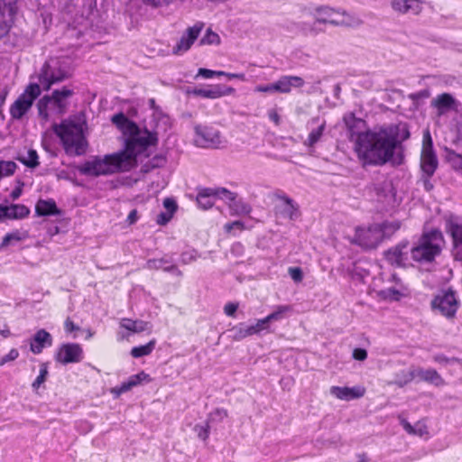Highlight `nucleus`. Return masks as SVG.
Listing matches in <instances>:
<instances>
[{
    "instance_id": "c756f323",
    "label": "nucleus",
    "mask_w": 462,
    "mask_h": 462,
    "mask_svg": "<svg viewBox=\"0 0 462 462\" xmlns=\"http://www.w3.org/2000/svg\"><path fill=\"white\" fill-rule=\"evenodd\" d=\"M416 377H420L422 381L430 383L436 386L442 385L444 380L435 369H415Z\"/></svg>"
},
{
    "instance_id": "c9c22d12",
    "label": "nucleus",
    "mask_w": 462,
    "mask_h": 462,
    "mask_svg": "<svg viewBox=\"0 0 462 462\" xmlns=\"http://www.w3.org/2000/svg\"><path fill=\"white\" fill-rule=\"evenodd\" d=\"M156 340L152 339L146 345L134 346L131 350V355L134 358L143 357L150 355L155 347Z\"/></svg>"
},
{
    "instance_id": "dca6fc26",
    "label": "nucleus",
    "mask_w": 462,
    "mask_h": 462,
    "mask_svg": "<svg viewBox=\"0 0 462 462\" xmlns=\"http://www.w3.org/2000/svg\"><path fill=\"white\" fill-rule=\"evenodd\" d=\"M17 11V0H0V39L7 34Z\"/></svg>"
},
{
    "instance_id": "1a4fd4ad",
    "label": "nucleus",
    "mask_w": 462,
    "mask_h": 462,
    "mask_svg": "<svg viewBox=\"0 0 462 462\" xmlns=\"http://www.w3.org/2000/svg\"><path fill=\"white\" fill-rule=\"evenodd\" d=\"M315 23L341 26H358L362 22L359 18L353 17L346 13L341 14L329 7H320L317 9Z\"/></svg>"
},
{
    "instance_id": "f704fd0d",
    "label": "nucleus",
    "mask_w": 462,
    "mask_h": 462,
    "mask_svg": "<svg viewBox=\"0 0 462 462\" xmlns=\"http://www.w3.org/2000/svg\"><path fill=\"white\" fill-rule=\"evenodd\" d=\"M446 158L452 169L462 175V155L451 149L446 150Z\"/></svg>"
},
{
    "instance_id": "c85d7f7f",
    "label": "nucleus",
    "mask_w": 462,
    "mask_h": 462,
    "mask_svg": "<svg viewBox=\"0 0 462 462\" xmlns=\"http://www.w3.org/2000/svg\"><path fill=\"white\" fill-rule=\"evenodd\" d=\"M455 103V98L448 93L438 95L431 100V106L438 109L439 115H443L452 109Z\"/></svg>"
},
{
    "instance_id": "3c124183",
    "label": "nucleus",
    "mask_w": 462,
    "mask_h": 462,
    "mask_svg": "<svg viewBox=\"0 0 462 462\" xmlns=\"http://www.w3.org/2000/svg\"><path fill=\"white\" fill-rule=\"evenodd\" d=\"M224 74H225L224 71H216V70H211L208 69H202V68L199 69V72H198V76H201L205 79H211L214 76H222Z\"/></svg>"
},
{
    "instance_id": "f3484780",
    "label": "nucleus",
    "mask_w": 462,
    "mask_h": 462,
    "mask_svg": "<svg viewBox=\"0 0 462 462\" xmlns=\"http://www.w3.org/2000/svg\"><path fill=\"white\" fill-rule=\"evenodd\" d=\"M279 203L275 206V214L284 219L295 220L299 217L298 204L286 195H278Z\"/></svg>"
},
{
    "instance_id": "864d4df0",
    "label": "nucleus",
    "mask_w": 462,
    "mask_h": 462,
    "mask_svg": "<svg viewBox=\"0 0 462 462\" xmlns=\"http://www.w3.org/2000/svg\"><path fill=\"white\" fill-rule=\"evenodd\" d=\"M19 356V352L17 349L13 348L9 351L7 355L0 358V366L15 360Z\"/></svg>"
},
{
    "instance_id": "de8ad7c7",
    "label": "nucleus",
    "mask_w": 462,
    "mask_h": 462,
    "mask_svg": "<svg viewBox=\"0 0 462 462\" xmlns=\"http://www.w3.org/2000/svg\"><path fill=\"white\" fill-rule=\"evenodd\" d=\"M227 416V411L225 410V409H216L214 411H212L209 415H208V420L210 422V421H214V420H218V421H221L223 420Z\"/></svg>"
},
{
    "instance_id": "9b49d317",
    "label": "nucleus",
    "mask_w": 462,
    "mask_h": 462,
    "mask_svg": "<svg viewBox=\"0 0 462 462\" xmlns=\"http://www.w3.org/2000/svg\"><path fill=\"white\" fill-rule=\"evenodd\" d=\"M383 240V232L380 225H373L367 228L357 227L353 242L365 249H374Z\"/></svg>"
},
{
    "instance_id": "13d9d810",
    "label": "nucleus",
    "mask_w": 462,
    "mask_h": 462,
    "mask_svg": "<svg viewBox=\"0 0 462 462\" xmlns=\"http://www.w3.org/2000/svg\"><path fill=\"white\" fill-rule=\"evenodd\" d=\"M172 214L169 213V212H161L158 216H157V223L159 225H165L167 224L172 217Z\"/></svg>"
},
{
    "instance_id": "39448f33",
    "label": "nucleus",
    "mask_w": 462,
    "mask_h": 462,
    "mask_svg": "<svg viewBox=\"0 0 462 462\" xmlns=\"http://www.w3.org/2000/svg\"><path fill=\"white\" fill-rule=\"evenodd\" d=\"M127 135L125 149L117 152L123 153L126 157L127 169L130 171L135 165L136 156L149 146L155 145L158 138L156 133L147 129L142 130L138 125H136V130H132Z\"/></svg>"
},
{
    "instance_id": "603ef678",
    "label": "nucleus",
    "mask_w": 462,
    "mask_h": 462,
    "mask_svg": "<svg viewBox=\"0 0 462 462\" xmlns=\"http://www.w3.org/2000/svg\"><path fill=\"white\" fill-rule=\"evenodd\" d=\"M224 228H225L226 232H227V233H231L234 229L242 231L243 229H245V224L240 220H236V221L226 223L225 225Z\"/></svg>"
},
{
    "instance_id": "a19ab883",
    "label": "nucleus",
    "mask_w": 462,
    "mask_h": 462,
    "mask_svg": "<svg viewBox=\"0 0 462 462\" xmlns=\"http://www.w3.org/2000/svg\"><path fill=\"white\" fill-rule=\"evenodd\" d=\"M38 153L35 150H29L26 157H20L19 160L22 163L29 168H35L39 165Z\"/></svg>"
},
{
    "instance_id": "338daca9",
    "label": "nucleus",
    "mask_w": 462,
    "mask_h": 462,
    "mask_svg": "<svg viewBox=\"0 0 462 462\" xmlns=\"http://www.w3.org/2000/svg\"><path fill=\"white\" fill-rule=\"evenodd\" d=\"M194 259H195V258H194L191 254H188V253H183V254H181V262H182L183 263H185V264H186V263H190V262H191V261H193Z\"/></svg>"
},
{
    "instance_id": "ea45409f",
    "label": "nucleus",
    "mask_w": 462,
    "mask_h": 462,
    "mask_svg": "<svg viewBox=\"0 0 462 462\" xmlns=\"http://www.w3.org/2000/svg\"><path fill=\"white\" fill-rule=\"evenodd\" d=\"M325 129V123L321 124L318 128L313 129L309 136L308 139L305 141V144L309 146H314L320 139V137L323 134Z\"/></svg>"
},
{
    "instance_id": "aec40b11",
    "label": "nucleus",
    "mask_w": 462,
    "mask_h": 462,
    "mask_svg": "<svg viewBox=\"0 0 462 462\" xmlns=\"http://www.w3.org/2000/svg\"><path fill=\"white\" fill-rule=\"evenodd\" d=\"M188 93L204 98L216 99L235 93V88L232 87L218 84L209 86L207 88H195L192 90H189Z\"/></svg>"
},
{
    "instance_id": "f8f14e48",
    "label": "nucleus",
    "mask_w": 462,
    "mask_h": 462,
    "mask_svg": "<svg viewBox=\"0 0 462 462\" xmlns=\"http://www.w3.org/2000/svg\"><path fill=\"white\" fill-rule=\"evenodd\" d=\"M437 155L433 151L432 139L429 132L423 135V143L420 154V168L426 177L430 178L438 168Z\"/></svg>"
},
{
    "instance_id": "7c9ffc66",
    "label": "nucleus",
    "mask_w": 462,
    "mask_h": 462,
    "mask_svg": "<svg viewBox=\"0 0 462 462\" xmlns=\"http://www.w3.org/2000/svg\"><path fill=\"white\" fill-rule=\"evenodd\" d=\"M112 123L127 135L132 130H136V124L129 120L125 114L118 113L113 116Z\"/></svg>"
},
{
    "instance_id": "37998d69",
    "label": "nucleus",
    "mask_w": 462,
    "mask_h": 462,
    "mask_svg": "<svg viewBox=\"0 0 462 462\" xmlns=\"http://www.w3.org/2000/svg\"><path fill=\"white\" fill-rule=\"evenodd\" d=\"M400 227L401 224L398 221L384 222L383 225H380V229L383 232V239L390 237Z\"/></svg>"
},
{
    "instance_id": "412c9836",
    "label": "nucleus",
    "mask_w": 462,
    "mask_h": 462,
    "mask_svg": "<svg viewBox=\"0 0 462 462\" xmlns=\"http://www.w3.org/2000/svg\"><path fill=\"white\" fill-rule=\"evenodd\" d=\"M409 243L407 241L401 242L394 247L385 252V259L392 265L404 266L408 260Z\"/></svg>"
},
{
    "instance_id": "a878e982",
    "label": "nucleus",
    "mask_w": 462,
    "mask_h": 462,
    "mask_svg": "<svg viewBox=\"0 0 462 462\" xmlns=\"http://www.w3.org/2000/svg\"><path fill=\"white\" fill-rule=\"evenodd\" d=\"M1 206L3 218L20 219L27 217L30 210L27 207L21 204H11L8 206Z\"/></svg>"
},
{
    "instance_id": "f03ea898",
    "label": "nucleus",
    "mask_w": 462,
    "mask_h": 462,
    "mask_svg": "<svg viewBox=\"0 0 462 462\" xmlns=\"http://www.w3.org/2000/svg\"><path fill=\"white\" fill-rule=\"evenodd\" d=\"M54 133L60 137L65 152L69 156H80L87 152L88 142L83 125L72 120H63L53 125Z\"/></svg>"
},
{
    "instance_id": "b1692460",
    "label": "nucleus",
    "mask_w": 462,
    "mask_h": 462,
    "mask_svg": "<svg viewBox=\"0 0 462 462\" xmlns=\"http://www.w3.org/2000/svg\"><path fill=\"white\" fill-rule=\"evenodd\" d=\"M276 92L290 93L292 88H300L304 85L302 78L298 76H282L276 82Z\"/></svg>"
},
{
    "instance_id": "0eeeda50",
    "label": "nucleus",
    "mask_w": 462,
    "mask_h": 462,
    "mask_svg": "<svg viewBox=\"0 0 462 462\" xmlns=\"http://www.w3.org/2000/svg\"><path fill=\"white\" fill-rule=\"evenodd\" d=\"M73 94V89L65 86L60 89L53 90L51 95L43 96L37 103L39 116L47 120L49 110L59 115L63 114L69 105L68 100Z\"/></svg>"
},
{
    "instance_id": "473e14b6",
    "label": "nucleus",
    "mask_w": 462,
    "mask_h": 462,
    "mask_svg": "<svg viewBox=\"0 0 462 462\" xmlns=\"http://www.w3.org/2000/svg\"><path fill=\"white\" fill-rule=\"evenodd\" d=\"M168 261L165 259H150L146 263V267L148 269H154L159 270L162 269L165 272L174 273L177 275L180 276L181 272L178 269V267L174 264L164 266L165 263H167Z\"/></svg>"
},
{
    "instance_id": "ddd939ff",
    "label": "nucleus",
    "mask_w": 462,
    "mask_h": 462,
    "mask_svg": "<svg viewBox=\"0 0 462 462\" xmlns=\"http://www.w3.org/2000/svg\"><path fill=\"white\" fill-rule=\"evenodd\" d=\"M446 231L452 237V255L456 261H462V220L451 216L446 220Z\"/></svg>"
},
{
    "instance_id": "72a5a7b5",
    "label": "nucleus",
    "mask_w": 462,
    "mask_h": 462,
    "mask_svg": "<svg viewBox=\"0 0 462 462\" xmlns=\"http://www.w3.org/2000/svg\"><path fill=\"white\" fill-rule=\"evenodd\" d=\"M231 337L236 341H240L254 335V328L245 323H239L230 329Z\"/></svg>"
},
{
    "instance_id": "49530a36",
    "label": "nucleus",
    "mask_w": 462,
    "mask_h": 462,
    "mask_svg": "<svg viewBox=\"0 0 462 462\" xmlns=\"http://www.w3.org/2000/svg\"><path fill=\"white\" fill-rule=\"evenodd\" d=\"M219 42L220 38L218 34L208 29L207 32L200 40V44H218Z\"/></svg>"
},
{
    "instance_id": "0e129e2a",
    "label": "nucleus",
    "mask_w": 462,
    "mask_h": 462,
    "mask_svg": "<svg viewBox=\"0 0 462 462\" xmlns=\"http://www.w3.org/2000/svg\"><path fill=\"white\" fill-rule=\"evenodd\" d=\"M223 76H226L228 79H237L240 80L245 79V76L243 73H226V72H225V74Z\"/></svg>"
},
{
    "instance_id": "2eb2a0df",
    "label": "nucleus",
    "mask_w": 462,
    "mask_h": 462,
    "mask_svg": "<svg viewBox=\"0 0 462 462\" xmlns=\"http://www.w3.org/2000/svg\"><path fill=\"white\" fill-rule=\"evenodd\" d=\"M217 197L231 201L235 199V194L225 188L216 190L212 189H204L199 192L197 197V203L199 208L208 209L215 204Z\"/></svg>"
},
{
    "instance_id": "4be33fe9",
    "label": "nucleus",
    "mask_w": 462,
    "mask_h": 462,
    "mask_svg": "<svg viewBox=\"0 0 462 462\" xmlns=\"http://www.w3.org/2000/svg\"><path fill=\"white\" fill-rule=\"evenodd\" d=\"M421 0H390V6L399 14L419 15L422 12Z\"/></svg>"
},
{
    "instance_id": "8fccbe9b",
    "label": "nucleus",
    "mask_w": 462,
    "mask_h": 462,
    "mask_svg": "<svg viewBox=\"0 0 462 462\" xmlns=\"http://www.w3.org/2000/svg\"><path fill=\"white\" fill-rule=\"evenodd\" d=\"M288 273L295 282H300L303 279V273L300 267H290Z\"/></svg>"
},
{
    "instance_id": "58836bf2",
    "label": "nucleus",
    "mask_w": 462,
    "mask_h": 462,
    "mask_svg": "<svg viewBox=\"0 0 462 462\" xmlns=\"http://www.w3.org/2000/svg\"><path fill=\"white\" fill-rule=\"evenodd\" d=\"M416 377V370L411 371H402L400 374H397L395 383L402 387L408 383L411 382Z\"/></svg>"
},
{
    "instance_id": "4d7b16f0",
    "label": "nucleus",
    "mask_w": 462,
    "mask_h": 462,
    "mask_svg": "<svg viewBox=\"0 0 462 462\" xmlns=\"http://www.w3.org/2000/svg\"><path fill=\"white\" fill-rule=\"evenodd\" d=\"M238 303L228 302L225 305L224 312L226 316L233 317L237 310Z\"/></svg>"
},
{
    "instance_id": "cd10ccee",
    "label": "nucleus",
    "mask_w": 462,
    "mask_h": 462,
    "mask_svg": "<svg viewBox=\"0 0 462 462\" xmlns=\"http://www.w3.org/2000/svg\"><path fill=\"white\" fill-rule=\"evenodd\" d=\"M119 326L131 333L151 332L152 330L151 323L141 319H122Z\"/></svg>"
},
{
    "instance_id": "9d476101",
    "label": "nucleus",
    "mask_w": 462,
    "mask_h": 462,
    "mask_svg": "<svg viewBox=\"0 0 462 462\" xmlns=\"http://www.w3.org/2000/svg\"><path fill=\"white\" fill-rule=\"evenodd\" d=\"M431 307L448 319L454 318L459 307L456 291L451 289L441 291L432 300Z\"/></svg>"
},
{
    "instance_id": "7ed1b4c3",
    "label": "nucleus",
    "mask_w": 462,
    "mask_h": 462,
    "mask_svg": "<svg viewBox=\"0 0 462 462\" xmlns=\"http://www.w3.org/2000/svg\"><path fill=\"white\" fill-rule=\"evenodd\" d=\"M126 157L123 153H111L103 157L93 156L83 164L78 166V171L85 176L98 177L111 175L120 171H128Z\"/></svg>"
},
{
    "instance_id": "09e8293b",
    "label": "nucleus",
    "mask_w": 462,
    "mask_h": 462,
    "mask_svg": "<svg viewBox=\"0 0 462 462\" xmlns=\"http://www.w3.org/2000/svg\"><path fill=\"white\" fill-rule=\"evenodd\" d=\"M383 295L390 300H398L402 293L400 291V290L395 288H389L382 291Z\"/></svg>"
},
{
    "instance_id": "423d86ee",
    "label": "nucleus",
    "mask_w": 462,
    "mask_h": 462,
    "mask_svg": "<svg viewBox=\"0 0 462 462\" xmlns=\"http://www.w3.org/2000/svg\"><path fill=\"white\" fill-rule=\"evenodd\" d=\"M69 77L70 71L67 62L60 58H51L45 61L40 71L38 85L44 90H49L52 85L60 83Z\"/></svg>"
},
{
    "instance_id": "2f4dec72",
    "label": "nucleus",
    "mask_w": 462,
    "mask_h": 462,
    "mask_svg": "<svg viewBox=\"0 0 462 462\" xmlns=\"http://www.w3.org/2000/svg\"><path fill=\"white\" fill-rule=\"evenodd\" d=\"M35 211L39 216H54L60 213L54 200L40 199L35 207Z\"/></svg>"
},
{
    "instance_id": "79ce46f5",
    "label": "nucleus",
    "mask_w": 462,
    "mask_h": 462,
    "mask_svg": "<svg viewBox=\"0 0 462 462\" xmlns=\"http://www.w3.org/2000/svg\"><path fill=\"white\" fill-rule=\"evenodd\" d=\"M23 238V236L19 231L8 233L3 237L1 248L14 245V243L21 241Z\"/></svg>"
},
{
    "instance_id": "6e6d98bb",
    "label": "nucleus",
    "mask_w": 462,
    "mask_h": 462,
    "mask_svg": "<svg viewBox=\"0 0 462 462\" xmlns=\"http://www.w3.org/2000/svg\"><path fill=\"white\" fill-rule=\"evenodd\" d=\"M163 207L165 208L167 212L173 215L177 209V203L173 199L166 198L163 200Z\"/></svg>"
},
{
    "instance_id": "6e6552de",
    "label": "nucleus",
    "mask_w": 462,
    "mask_h": 462,
    "mask_svg": "<svg viewBox=\"0 0 462 462\" xmlns=\"http://www.w3.org/2000/svg\"><path fill=\"white\" fill-rule=\"evenodd\" d=\"M41 95L37 83H31L10 106L13 120H21L32 108L34 100Z\"/></svg>"
},
{
    "instance_id": "bf43d9fd",
    "label": "nucleus",
    "mask_w": 462,
    "mask_h": 462,
    "mask_svg": "<svg viewBox=\"0 0 462 462\" xmlns=\"http://www.w3.org/2000/svg\"><path fill=\"white\" fill-rule=\"evenodd\" d=\"M274 87H276L275 82L272 83V84H267V85H259L255 88V91L273 93V92H276V88H274Z\"/></svg>"
},
{
    "instance_id": "6ab92c4d",
    "label": "nucleus",
    "mask_w": 462,
    "mask_h": 462,
    "mask_svg": "<svg viewBox=\"0 0 462 462\" xmlns=\"http://www.w3.org/2000/svg\"><path fill=\"white\" fill-rule=\"evenodd\" d=\"M202 28L203 23H198L193 26L189 27L176 46L173 47V53L180 55L189 50L195 40L199 37Z\"/></svg>"
},
{
    "instance_id": "a211bd4d",
    "label": "nucleus",
    "mask_w": 462,
    "mask_h": 462,
    "mask_svg": "<svg viewBox=\"0 0 462 462\" xmlns=\"http://www.w3.org/2000/svg\"><path fill=\"white\" fill-rule=\"evenodd\" d=\"M82 359V348L75 343L63 344L56 354V361L61 364L78 363Z\"/></svg>"
},
{
    "instance_id": "393cba45",
    "label": "nucleus",
    "mask_w": 462,
    "mask_h": 462,
    "mask_svg": "<svg viewBox=\"0 0 462 462\" xmlns=\"http://www.w3.org/2000/svg\"><path fill=\"white\" fill-rule=\"evenodd\" d=\"M330 393L340 400L349 401L362 397L365 393V390L359 387L332 386L330 388Z\"/></svg>"
},
{
    "instance_id": "680f3d73",
    "label": "nucleus",
    "mask_w": 462,
    "mask_h": 462,
    "mask_svg": "<svg viewBox=\"0 0 462 462\" xmlns=\"http://www.w3.org/2000/svg\"><path fill=\"white\" fill-rule=\"evenodd\" d=\"M64 328H65L66 332H69V333H71L75 330L79 329V328L77 325H75L74 322L69 319H67L65 320Z\"/></svg>"
},
{
    "instance_id": "a18cd8bd",
    "label": "nucleus",
    "mask_w": 462,
    "mask_h": 462,
    "mask_svg": "<svg viewBox=\"0 0 462 462\" xmlns=\"http://www.w3.org/2000/svg\"><path fill=\"white\" fill-rule=\"evenodd\" d=\"M290 310H291L290 306L280 305L277 307L276 310H274L273 312H272L271 314H269L267 316V320H269V322L279 320V319H282L283 314L285 312L289 311Z\"/></svg>"
},
{
    "instance_id": "20e7f679",
    "label": "nucleus",
    "mask_w": 462,
    "mask_h": 462,
    "mask_svg": "<svg viewBox=\"0 0 462 462\" xmlns=\"http://www.w3.org/2000/svg\"><path fill=\"white\" fill-rule=\"evenodd\" d=\"M445 244L443 234L439 229L424 232L410 252L414 261L430 263L439 255Z\"/></svg>"
},
{
    "instance_id": "5701e85b",
    "label": "nucleus",
    "mask_w": 462,
    "mask_h": 462,
    "mask_svg": "<svg viewBox=\"0 0 462 462\" xmlns=\"http://www.w3.org/2000/svg\"><path fill=\"white\" fill-rule=\"evenodd\" d=\"M52 345V337L45 329H39L33 336L30 343L31 351L39 355L42 352L43 348Z\"/></svg>"
},
{
    "instance_id": "e2e57ef3",
    "label": "nucleus",
    "mask_w": 462,
    "mask_h": 462,
    "mask_svg": "<svg viewBox=\"0 0 462 462\" xmlns=\"http://www.w3.org/2000/svg\"><path fill=\"white\" fill-rule=\"evenodd\" d=\"M268 116L271 121H273L276 125H280V116L278 115L275 109H271L268 111Z\"/></svg>"
},
{
    "instance_id": "774afa93",
    "label": "nucleus",
    "mask_w": 462,
    "mask_h": 462,
    "mask_svg": "<svg viewBox=\"0 0 462 462\" xmlns=\"http://www.w3.org/2000/svg\"><path fill=\"white\" fill-rule=\"evenodd\" d=\"M45 380L46 379L43 378L42 376L38 375L37 378L32 383V388L38 389L40 385L45 382Z\"/></svg>"
},
{
    "instance_id": "e433bc0d",
    "label": "nucleus",
    "mask_w": 462,
    "mask_h": 462,
    "mask_svg": "<svg viewBox=\"0 0 462 462\" xmlns=\"http://www.w3.org/2000/svg\"><path fill=\"white\" fill-rule=\"evenodd\" d=\"M402 425L405 431L408 432L409 434L422 437L423 435L428 433L426 425L422 423H417L415 426H412L410 422L403 420H402Z\"/></svg>"
},
{
    "instance_id": "5fc2aeb1",
    "label": "nucleus",
    "mask_w": 462,
    "mask_h": 462,
    "mask_svg": "<svg viewBox=\"0 0 462 462\" xmlns=\"http://www.w3.org/2000/svg\"><path fill=\"white\" fill-rule=\"evenodd\" d=\"M268 323L270 322L267 320V317H265L264 319H258L255 324L250 325V327L254 328V335L266 329Z\"/></svg>"
},
{
    "instance_id": "bb28decb",
    "label": "nucleus",
    "mask_w": 462,
    "mask_h": 462,
    "mask_svg": "<svg viewBox=\"0 0 462 462\" xmlns=\"http://www.w3.org/2000/svg\"><path fill=\"white\" fill-rule=\"evenodd\" d=\"M149 378V375L144 372H141L137 374H134L128 378L126 382L122 383L119 386L112 389V393L116 396L121 395L124 393L130 391L133 387L137 386L143 381Z\"/></svg>"
},
{
    "instance_id": "f257e3e1",
    "label": "nucleus",
    "mask_w": 462,
    "mask_h": 462,
    "mask_svg": "<svg viewBox=\"0 0 462 462\" xmlns=\"http://www.w3.org/2000/svg\"><path fill=\"white\" fill-rule=\"evenodd\" d=\"M410 138L406 124L390 125L359 133L355 150L363 166H400L404 162L402 142Z\"/></svg>"
},
{
    "instance_id": "4c0bfd02",
    "label": "nucleus",
    "mask_w": 462,
    "mask_h": 462,
    "mask_svg": "<svg viewBox=\"0 0 462 462\" xmlns=\"http://www.w3.org/2000/svg\"><path fill=\"white\" fill-rule=\"evenodd\" d=\"M17 169V164L13 161L0 160V180L13 175Z\"/></svg>"
},
{
    "instance_id": "69168bd1",
    "label": "nucleus",
    "mask_w": 462,
    "mask_h": 462,
    "mask_svg": "<svg viewBox=\"0 0 462 462\" xmlns=\"http://www.w3.org/2000/svg\"><path fill=\"white\" fill-rule=\"evenodd\" d=\"M238 203L240 204V213L247 215L251 212L252 208L250 205L242 201H239Z\"/></svg>"
},
{
    "instance_id": "4468645a",
    "label": "nucleus",
    "mask_w": 462,
    "mask_h": 462,
    "mask_svg": "<svg viewBox=\"0 0 462 462\" xmlns=\"http://www.w3.org/2000/svg\"><path fill=\"white\" fill-rule=\"evenodd\" d=\"M195 143L200 147H218L221 143L220 133L211 126H195Z\"/></svg>"
},
{
    "instance_id": "c03bdc74",
    "label": "nucleus",
    "mask_w": 462,
    "mask_h": 462,
    "mask_svg": "<svg viewBox=\"0 0 462 462\" xmlns=\"http://www.w3.org/2000/svg\"><path fill=\"white\" fill-rule=\"evenodd\" d=\"M209 421L207 420L205 424H197L194 426L193 430L197 434L198 438L203 441H206L209 436Z\"/></svg>"
},
{
    "instance_id": "052dcab7",
    "label": "nucleus",
    "mask_w": 462,
    "mask_h": 462,
    "mask_svg": "<svg viewBox=\"0 0 462 462\" xmlns=\"http://www.w3.org/2000/svg\"><path fill=\"white\" fill-rule=\"evenodd\" d=\"M353 357L358 361H364L367 357V352L364 348H356L353 351Z\"/></svg>"
}]
</instances>
